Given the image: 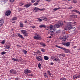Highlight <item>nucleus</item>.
Listing matches in <instances>:
<instances>
[{
  "label": "nucleus",
  "instance_id": "nucleus-1",
  "mask_svg": "<svg viewBox=\"0 0 80 80\" xmlns=\"http://www.w3.org/2000/svg\"><path fill=\"white\" fill-rule=\"evenodd\" d=\"M35 35L36 36L34 37L33 38L34 39H35V40H42V38L39 35L36 33Z\"/></svg>",
  "mask_w": 80,
  "mask_h": 80
},
{
  "label": "nucleus",
  "instance_id": "nucleus-2",
  "mask_svg": "<svg viewBox=\"0 0 80 80\" xmlns=\"http://www.w3.org/2000/svg\"><path fill=\"white\" fill-rule=\"evenodd\" d=\"M72 25V24L70 23V22H68V23L67 26H66L64 28L65 30H70V27H71Z\"/></svg>",
  "mask_w": 80,
  "mask_h": 80
},
{
  "label": "nucleus",
  "instance_id": "nucleus-3",
  "mask_svg": "<svg viewBox=\"0 0 80 80\" xmlns=\"http://www.w3.org/2000/svg\"><path fill=\"white\" fill-rule=\"evenodd\" d=\"M51 59L53 61H55V62H58V63H60V60L59 59H58L56 58H55L54 57H51Z\"/></svg>",
  "mask_w": 80,
  "mask_h": 80
},
{
  "label": "nucleus",
  "instance_id": "nucleus-4",
  "mask_svg": "<svg viewBox=\"0 0 80 80\" xmlns=\"http://www.w3.org/2000/svg\"><path fill=\"white\" fill-rule=\"evenodd\" d=\"M36 59L38 61L42 62L43 60V58L42 57L39 56H37L36 57Z\"/></svg>",
  "mask_w": 80,
  "mask_h": 80
},
{
  "label": "nucleus",
  "instance_id": "nucleus-5",
  "mask_svg": "<svg viewBox=\"0 0 80 80\" xmlns=\"http://www.w3.org/2000/svg\"><path fill=\"white\" fill-rule=\"evenodd\" d=\"M38 10L42 11V10H43V9H39V8L37 7H35L33 8V11L35 12H37V11H38Z\"/></svg>",
  "mask_w": 80,
  "mask_h": 80
},
{
  "label": "nucleus",
  "instance_id": "nucleus-6",
  "mask_svg": "<svg viewBox=\"0 0 80 80\" xmlns=\"http://www.w3.org/2000/svg\"><path fill=\"white\" fill-rule=\"evenodd\" d=\"M11 13V11H10V10H8V11H7L6 12L5 14L6 15H7V16H9V15H10Z\"/></svg>",
  "mask_w": 80,
  "mask_h": 80
},
{
  "label": "nucleus",
  "instance_id": "nucleus-7",
  "mask_svg": "<svg viewBox=\"0 0 80 80\" xmlns=\"http://www.w3.org/2000/svg\"><path fill=\"white\" fill-rule=\"evenodd\" d=\"M10 72L11 73H12V74H16V73H17L16 71L13 69H11L10 70Z\"/></svg>",
  "mask_w": 80,
  "mask_h": 80
},
{
  "label": "nucleus",
  "instance_id": "nucleus-8",
  "mask_svg": "<svg viewBox=\"0 0 80 80\" xmlns=\"http://www.w3.org/2000/svg\"><path fill=\"white\" fill-rule=\"evenodd\" d=\"M67 37L66 36H64L63 37H62L61 38V40H62V41H66L67 40Z\"/></svg>",
  "mask_w": 80,
  "mask_h": 80
},
{
  "label": "nucleus",
  "instance_id": "nucleus-9",
  "mask_svg": "<svg viewBox=\"0 0 80 80\" xmlns=\"http://www.w3.org/2000/svg\"><path fill=\"white\" fill-rule=\"evenodd\" d=\"M55 46L56 47H57V48H59L62 49V50H64V51H65V50H66V49L65 48H63L62 47L59 46L57 45H56Z\"/></svg>",
  "mask_w": 80,
  "mask_h": 80
},
{
  "label": "nucleus",
  "instance_id": "nucleus-10",
  "mask_svg": "<svg viewBox=\"0 0 80 80\" xmlns=\"http://www.w3.org/2000/svg\"><path fill=\"white\" fill-rule=\"evenodd\" d=\"M73 78L74 80H76L77 78H80V75H79L78 76H76V75H74L73 76Z\"/></svg>",
  "mask_w": 80,
  "mask_h": 80
},
{
  "label": "nucleus",
  "instance_id": "nucleus-11",
  "mask_svg": "<svg viewBox=\"0 0 80 80\" xmlns=\"http://www.w3.org/2000/svg\"><path fill=\"white\" fill-rule=\"evenodd\" d=\"M32 4L31 3H29L28 4H25L24 7H25L26 8H28L29 7H30L31 5Z\"/></svg>",
  "mask_w": 80,
  "mask_h": 80
},
{
  "label": "nucleus",
  "instance_id": "nucleus-12",
  "mask_svg": "<svg viewBox=\"0 0 80 80\" xmlns=\"http://www.w3.org/2000/svg\"><path fill=\"white\" fill-rule=\"evenodd\" d=\"M3 23H4V20H3V19H2L0 20V27L1 26L3 25Z\"/></svg>",
  "mask_w": 80,
  "mask_h": 80
},
{
  "label": "nucleus",
  "instance_id": "nucleus-13",
  "mask_svg": "<svg viewBox=\"0 0 80 80\" xmlns=\"http://www.w3.org/2000/svg\"><path fill=\"white\" fill-rule=\"evenodd\" d=\"M60 25H59L58 24H56L54 25L55 28H60Z\"/></svg>",
  "mask_w": 80,
  "mask_h": 80
},
{
  "label": "nucleus",
  "instance_id": "nucleus-14",
  "mask_svg": "<svg viewBox=\"0 0 80 80\" xmlns=\"http://www.w3.org/2000/svg\"><path fill=\"white\" fill-rule=\"evenodd\" d=\"M70 30H71V32H73L74 31H75V28L74 27H72L71 24V27H70Z\"/></svg>",
  "mask_w": 80,
  "mask_h": 80
},
{
  "label": "nucleus",
  "instance_id": "nucleus-15",
  "mask_svg": "<svg viewBox=\"0 0 80 80\" xmlns=\"http://www.w3.org/2000/svg\"><path fill=\"white\" fill-rule=\"evenodd\" d=\"M72 12H76V13H78L79 15H80V12H79V11L76 10L74 9L73 10H72Z\"/></svg>",
  "mask_w": 80,
  "mask_h": 80
},
{
  "label": "nucleus",
  "instance_id": "nucleus-16",
  "mask_svg": "<svg viewBox=\"0 0 80 80\" xmlns=\"http://www.w3.org/2000/svg\"><path fill=\"white\" fill-rule=\"evenodd\" d=\"M71 17L73 18H76L77 17V16L76 15H70Z\"/></svg>",
  "mask_w": 80,
  "mask_h": 80
},
{
  "label": "nucleus",
  "instance_id": "nucleus-17",
  "mask_svg": "<svg viewBox=\"0 0 80 80\" xmlns=\"http://www.w3.org/2000/svg\"><path fill=\"white\" fill-rule=\"evenodd\" d=\"M58 24H59L60 26H62V25H63V23L62 21L59 22H58Z\"/></svg>",
  "mask_w": 80,
  "mask_h": 80
},
{
  "label": "nucleus",
  "instance_id": "nucleus-18",
  "mask_svg": "<svg viewBox=\"0 0 80 80\" xmlns=\"http://www.w3.org/2000/svg\"><path fill=\"white\" fill-rule=\"evenodd\" d=\"M39 27L41 28H42L43 27V28H46V26L45 25H44L43 24H41L39 26Z\"/></svg>",
  "mask_w": 80,
  "mask_h": 80
},
{
  "label": "nucleus",
  "instance_id": "nucleus-19",
  "mask_svg": "<svg viewBox=\"0 0 80 80\" xmlns=\"http://www.w3.org/2000/svg\"><path fill=\"white\" fill-rule=\"evenodd\" d=\"M18 37H20L21 38H22V39H24V38H23V36L20 34V33H19L18 34Z\"/></svg>",
  "mask_w": 80,
  "mask_h": 80
},
{
  "label": "nucleus",
  "instance_id": "nucleus-20",
  "mask_svg": "<svg viewBox=\"0 0 80 80\" xmlns=\"http://www.w3.org/2000/svg\"><path fill=\"white\" fill-rule=\"evenodd\" d=\"M44 58L45 60H48V59H49V58L48 56H44Z\"/></svg>",
  "mask_w": 80,
  "mask_h": 80
},
{
  "label": "nucleus",
  "instance_id": "nucleus-21",
  "mask_svg": "<svg viewBox=\"0 0 80 80\" xmlns=\"http://www.w3.org/2000/svg\"><path fill=\"white\" fill-rule=\"evenodd\" d=\"M23 24L22 22L20 23L19 24V27H21V28H23Z\"/></svg>",
  "mask_w": 80,
  "mask_h": 80
},
{
  "label": "nucleus",
  "instance_id": "nucleus-22",
  "mask_svg": "<svg viewBox=\"0 0 80 80\" xmlns=\"http://www.w3.org/2000/svg\"><path fill=\"white\" fill-rule=\"evenodd\" d=\"M40 45H41L42 46H43V47H46V45L43 42H40Z\"/></svg>",
  "mask_w": 80,
  "mask_h": 80
},
{
  "label": "nucleus",
  "instance_id": "nucleus-23",
  "mask_svg": "<svg viewBox=\"0 0 80 80\" xmlns=\"http://www.w3.org/2000/svg\"><path fill=\"white\" fill-rule=\"evenodd\" d=\"M12 60H13V61H16V62H19V60L18 59H15V58H12Z\"/></svg>",
  "mask_w": 80,
  "mask_h": 80
},
{
  "label": "nucleus",
  "instance_id": "nucleus-24",
  "mask_svg": "<svg viewBox=\"0 0 80 80\" xmlns=\"http://www.w3.org/2000/svg\"><path fill=\"white\" fill-rule=\"evenodd\" d=\"M70 45V43L69 42H68L67 43H66V46H67V47H69Z\"/></svg>",
  "mask_w": 80,
  "mask_h": 80
},
{
  "label": "nucleus",
  "instance_id": "nucleus-25",
  "mask_svg": "<svg viewBox=\"0 0 80 80\" xmlns=\"http://www.w3.org/2000/svg\"><path fill=\"white\" fill-rule=\"evenodd\" d=\"M17 17H14L12 18V21H15V20H17Z\"/></svg>",
  "mask_w": 80,
  "mask_h": 80
},
{
  "label": "nucleus",
  "instance_id": "nucleus-26",
  "mask_svg": "<svg viewBox=\"0 0 80 80\" xmlns=\"http://www.w3.org/2000/svg\"><path fill=\"white\" fill-rule=\"evenodd\" d=\"M47 73H48V75H49V76H51V75H52V74L51 73L50 71H47Z\"/></svg>",
  "mask_w": 80,
  "mask_h": 80
},
{
  "label": "nucleus",
  "instance_id": "nucleus-27",
  "mask_svg": "<svg viewBox=\"0 0 80 80\" xmlns=\"http://www.w3.org/2000/svg\"><path fill=\"white\" fill-rule=\"evenodd\" d=\"M60 7H59L58 8H54L53 9V10L54 11H57V10H60Z\"/></svg>",
  "mask_w": 80,
  "mask_h": 80
},
{
  "label": "nucleus",
  "instance_id": "nucleus-28",
  "mask_svg": "<svg viewBox=\"0 0 80 80\" xmlns=\"http://www.w3.org/2000/svg\"><path fill=\"white\" fill-rule=\"evenodd\" d=\"M64 52L66 53H70V51L68 49H66Z\"/></svg>",
  "mask_w": 80,
  "mask_h": 80
},
{
  "label": "nucleus",
  "instance_id": "nucleus-29",
  "mask_svg": "<svg viewBox=\"0 0 80 80\" xmlns=\"http://www.w3.org/2000/svg\"><path fill=\"white\" fill-rule=\"evenodd\" d=\"M24 36H25L26 37H27V36H28V34L27 32H25L23 34Z\"/></svg>",
  "mask_w": 80,
  "mask_h": 80
},
{
  "label": "nucleus",
  "instance_id": "nucleus-30",
  "mask_svg": "<svg viewBox=\"0 0 80 80\" xmlns=\"http://www.w3.org/2000/svg\"><path fill=\"white\" fill-rule=\"evenodd\" d=\"M22 52L24 53V54H26L27 53V51L24 49H23L22 50Z\"/></svg>",
  "mask_w": 80,
  "mask_h": 80
},
{
  "label": "nucleus",
  "instance_id": "nucleus-31",
  "mask_svg": "<svg viewBox=\"0 0 80 80\" xmlns=\"http://www.w3.org/2000/svg\"><path fill=\"white\" fill-rule=\"evenodd\" d=\"M1 55H5V54H6L7 53V52H5V51L2 52H1Z\"/></svg>",
  "mask_w": 80,
  "mask_h": 80
},
{
  "label": "nucleus",
  "instance_id": "nucleus-32",
  "mask_svg": "<svg viewBox=\"0 0 80 80\" xmlns=\"http://www.w3.org/2000/svg\"><path fill=\"white\" fill-rule=\"evenodd\" d=\"M50 30H53V25H51L49 26Z\"/></svg>",
  "mask_w": 80,
  "mask_h": 80
},
{
  "label": "nucleus",
  "instance_id": "nucleus-33",
  "mask_svg": "<svg viewBox=\"0 0 80 80\" xmlns=\"http://www.w3.org/2000/svg\"><path fill=\"white\" fill-rule=\"evenodd\" d=\"M39 2V1H37V2L35 3L33 5H35V6H36V5H38Z\"/></svg>",
  "mask_w": 80,
  "mask_h": 80
},
{
  "label": "nucleus",
  "instance_id": "nucleus-34",
  "mask_svg": "<svg viewBox=\"0 0 80 80\" xmlns=\"http://www.w3.org/2000/svg\"><path fill=\"white\" fill-rule=\"evenodd\" d=\"M55 32L56 33H59L61 32V31L60 30H59Z\"/></svg>",
  "mask_w": 80,
  "mask_h": 80
},
{
  "label": "nucleus",
  "instance_id": "nucleus-35",
  "mask_svg": "<svg viewBox=\"0 0 80 80\" xmlns=\"http://www.w3.org/2000/svg\"><path fill=\"white\" fill-rule=\"evenodd\" d=\"M5 40H3L2 42H1V43L2 44H5Z\"/></svg>",
  "mask_w": 80,
  "mask_h": 80
},
{
  "label": "nucleus",
  "instance_id": "nucleus-36",
  "mask_svg": "<svg viewBox=\"0 0 80 80\" xmlns=\"http://www.w3.org/2000/svg\"><path fill=\"white\" fill-rule=\"evenodd\" d=\"M31 72L32 71L30 70L29 69H27V74H28V73H31Z\"/></svg>",
  "mask_w": 80,
  "mask_h": 80
},
{
  "label": "nucleus",
  "instance_id": "nucleus-37",
  "mask_svg": "<svg viewBox=\"0 0 80 80\" xmlns=\"http://www.w3.org/2000/svg\"><path fill=\"white\" fill-rule=\"evenodd\" d=\"M21 32H22V33L23 34L25 32H26V31H25L24 30H21Z\"/></svg>",
  "mask_w": 80,
  "mask_h": 80
},
{
  "label": "nucleus",
  "instance_id": "nucleus-38",
  "mask_svg": "<svg viewBox=\"0 0 80 80\" xmlns=\"http://www.w3.org/2000/svg\"><path fill=\"white\" fill-rule=\"evenodd\" d=\"M38 67L39 68L41 69V64H40V63H39V64L38 65Z\"/></svg>",
  "mask_w": 80,
  "mask_h": 80
},
{
  "label": "nucleus",
  "instance_id": "nucleus-39",
  "mask_svg": "<svg viewBox=\"0 0 80 80\" xmlns=\"http://www.w3.org/2000/svg\"><path fill=\"white\" fill-rule=\"evenodd\" d=\"M41 51L42 52H45V49L44 48H42L41 49Z\"/></svg>",
  "mask_w": 80,
  "mask_h": 80
},
{
  "label": "nucleus",
  "instance_id": "nucleus-40",
  "mask_svg": "<svg viewBox=\"0 0 80 80\" xmlns=\"http://www.w3.org/2000/svg\"><path fill=\"white\" fill-rule=\"evenodd\" d=\"M44 76L46 78H48V76H47V73H45L44 74Z\"/></svg>",
  "mask_w": 80,
  "mask_h": 80
},
{
  "label": "nucleus",
  "instance_id": "nucleus-41",
  "mask_svg": "<svg viewBox=\"0 0 80 80\" xmlns=\"http://www.w3.org/2000/svg\"><path fill=\"white\" fill-rule=\"evenodd\" d=\"M10 46L9 45L6 46V48H7V49H10Z\"/></svg>",
  "mask_w": 80,
  "mask_h": 80
},
{
  "label": "nucleus",
  "instance_id": "nucleus-42",
  "mask_svg": "<svg viewBox=\"0 0 80 80\" xmlns=\"http://www.w3.org/2000/svg\"><path fill=\"white\" fill-rule=\"evenodd\" d=\"M60 80H67V79L66 78H60Z\"/></svg>",
  "mask_w": 80,
  "mask_h": 80
},
{
  "label": "nucleus",
  "instance_id": "nucleus-43",
  "mask_svg": "<svg viewBox=\"0 0 80 80\" xmlns=\"http://www.w3.org/2000/svg\"><path fill=\"white\" fill-rule=\"evenodd\" d=\"M24 73H25V74H27V69H26L24 70Z\"/></svg>",
  "mask_w": 80,
  "mask_h": 80
},
{
  "label": "nucleus",
  "instance_id": "nucleus-44",
  "mask_svg": "<svg viewBox=\"0 0 80 80\" xmlns=\"http://www.w3.org/2000/svg\"><path fill=\"white\" fill-rule=\"evenodd\" d=\"M40 18H44V19H43L44 20H45V19H46V17H41Z\"/></svg>",
  "mask_w": 80,
  "mask_h": 80
},
{
  "label": "nucleus",
  "instance_id": "nucleus-45",
  "mask_svg": "<svg viewBox=\"0 0 80 80\" xmlns=\"http://www.w3.org/2000/svg\"><path fill=\"white\" fill-rule=\"evenodd\" d=\"M38 21L39 22H42V20L40 18H38Z\"/></svg>",
  "mask_w": 80,
  "mask_h": 80
},
{
  "label": "nucleus",
  "instance_id": "nucleus-46",
  "mask_svg": "<svg viewBox=\"0 0 80 80\" xmlns=\"http://www.w3.org/2000/svg\"><path fill=\"white\" fill-rule=\"evenodd\" d=\"M37 53H38H38H41V52H40V51L38 50L37 51Z\"/></svg>",
  "mask_w": 80,
  "mask_h": 80
},
{
  "label": "nucleus",
  "instance_id": "nucleus-47",
  "mask_svg": "<svg viewBox=\"0 0 80 80\" xmlns=\"http://www.w3.org/2000/svg\"><path fill=\"white\" fill-rule=\"evenodd\" d=\"M36 0H31V2L32 3H34L35 2Z\"/></svg>",
  "mask_w": 80,
  "mask_h": 80
},
{
  "label": "nucleus",
  "instance_id": "nucleus-48",
  "mask_svg": "<svg viewBox=\"0 0 80 80\" xmlns=\"http://www.w3.org/2000/svg\"><path fill=\"white\" fill-rule=\"evenodd\" d=\"M72 8H73V7H72V6L68 7V9H72Z\"/></svg>",
  "mask_w": 80,
  "mask_h": 80
},
{
  "label": "nucleus",
  "instance_id": "nucleus-49",
  "mask_svg": "<svg viewBox=\"0 0 80 80\" xmlns=\"http://www.w3.org/2000/svg\"><path fill=\"white\" fill-rule=\"evenodd\" d=\"M2 2H7V1H8V0H2Z\"/></svg>",
  "mask_w": 80,
  "mask_h": 80
},
{
  "label": "nucleus",
  "instance_id": "nucleus-50",
  "mask_svg": "<svg viewBox=\"0 0 80 80\" xmlns=\"http://www.w3.org/2000/svg\"><path fill=\"white\" fill-rule=\"evenodd\" d=\"M61 55L62 57H65V54H62Z\"/></svg>",
  "mask_w": 80,
  "mask_h": 80
},
{
  "label": "nucleus",
  "instance_id": "nucleus-51",
  "mask_svg": "<svg viewBox=\"0 0 80 80\" xmlns=\"http://www.w3.org/2000/svg\"><path fill=\"white\" fill-rule=\"evenodd\" d=\"M10 2H14L15 0H10Z\"/></svg>",
  "mask_w": 80,
  "mask_h": 80
},
{
  "label": "nucleus",
  "instance_id": "nucleus-52",
  "mask_svg": "<svg viewBox=\"0 0 80 80\" xmlns=\"http://www.w3.org/2000/svg\"><path fill=\"white\" fill-rule=\"evenodd\" d=\"M20 6H22V5H23V3H21L20 4Z\"/></svg>",
  "mask_w": 80,
  "mask_h": 80
},
{
  "label": "nucleus",
  "instance_id": "nucleus-53",
  "mask_svg": "<svg viewBox=\"0 0 80 80\" xmlns=\"http://www.w3.org/2000/svg\"><path fill=\"white\" fill-rule=\"evenodd\" d=\"M62 44L63 45H66V43H65V42H63L62 43Z\"/></svg>",
  "mask_w": 80,
  "mask_h": 80
},
{
  "label": "nucleus",
  "instance_id": "nucleus-54",
  "mask_svg": "<svg viewBox=\"0 0 80 80\" xmlns=\"http://www.w3.org/2000/svg\"><path fill=\"white\" fill-rule=\"evenodd\" d=\"M53 64H54V63H53V62H51V63H50V65H53Z\"/></svg>",
  "mask_w": 80,
  "mask_h": 80
},
{
  "label": "nucleus",
  "instance_id": "nucleus-55",
  "mask_svg": "<svg viewBox=\"0 0 80 80\" xmlns=\"http://www.w3.org/2000/svg\"><path fill=\"white\" fill-rule=\"evenodd\" d=\"M29 76H30V77H33V75L32 74H30L29 75Z\"/></svg>",
  "mask_w": 80,
  "mask_h": 80
},
{
  "label": "nucleus",
  "instance_id": "nucleus-56",
  "mask_svg": "<svg viewBox=\"0 0 80 80\" xmlns=\"http://www.w3.org/2000/svg\"><path fill=\"white\" fill-rule=\"evenodd\" d=\"M34 53H35V54H36V55L38 54V53H37V51L34 52Z\"/></svg>",
  "mask_w": 80,
  "mask_h": 80
},
{
  "label": "nucleus",
  "instance_id": "nucleus-57",
  "mask_svg": "<svg viewBox=\"0 0 80 80\" xmlns=\"http://www.w3.org/2000/svg\"><path fill=\"white\" fill-rule=\"evenodd\" d=\"M76 23V22H72L71 24H75Z\"/></svg>",
  "mask_w": 80,
  "mask_h": 80
},
{
  "label": "nucleus",
  "instance_id": "nucleus-58",
  "mask_svg": "<svg viewBox=\"0 0 80 80\" xmlns=\"http://www.w3.org/2000/svg\"><path fill=\"white\" fill-rule=\"evenodd\" d=\"M15 80H19V78H16Z\"/></svg>",
  "mask_w": 80,
  "mask_h": 80
},
{
  "label": "nucleus",
  "instance_id": "nucleus-59",
  "mask_svg": "<svg viewBox=\"0 0 80 80\" xmlns=\"http://www.w3.org/2000/svg\"><path fill=\"white\" fill-rule=\"evenodd\" d=\"M73 2H74V3H77V1H76V0H73Z\"/></svg>",
  "mask_w": 80,
  "mask_h": 80
},
{
  "label": "nucleus",
  "instance_id": "nucleus-60",
  "mask_svg": "<svg viewBox=\"0 0 80 80\" xmlns=\"http://www.w3.org/2000/svg\"><path fill=\"white\" fill-rule=\"evenodd\" d=\"M35 26H32V28H35Z\"/></svg>",
  "mask_w": 80,
  "mask_h": 80
},
{
  "label": "nucleus",
  "instance_id": "nucleus-61",
  "mask_svg": "<svg viewBox=\"0 0 80 80\" xmlns=\"http://www.w3.org/2000/svg\"><path fill=\"white\" fill-rule=\"evenodd\" d=\"M17 47H21V46L20 45H17Z\"/></svg>",
  "mask_w": 80,
  "mask_h": 80
},
{
  "label": "nucleus",
  "instance_id": "nucleus-62",
  "mask_svg": "<svg viewBox=\"0 0 80 80\" xmlns=\"http://www.w3.org/2000/svg\"><path fill=\"white\" fill-rule=\"evenodd\" d=\"M47 2H50L51 0H46Z\"/></svg>",
  "mask_w": 80,
  "mask_h": 80
},
{
  "label": "nucleus",
  "instance_id": "nucleus-63",
  "mask_svg": "<svg viewBox=\"0 0 80 80\" xmlns=\"http://www.w3.org/2000/svg\"><path fill=\"white\" fill-rule=\"evenodd\" d=\"M15 21H14L12 22V23H15Z\"/></svg>",
  "mask_w": 80,
  "mask_h": 80
},
{
  "label": "nucleus",
  "instance_id": "nucleus-64",
  "mask_svg": "<svg viewBox=\"0 0 80 80\" xmlns=\"http://www.w3.org/2000/svg\"><path fill=\"white\" fill-rule=\"evenodd\" d=\"M25 23H27V21H25Z\"/></svg>",
  "mask_w": 80,
  "mask_h": 80
}]
</instances>
